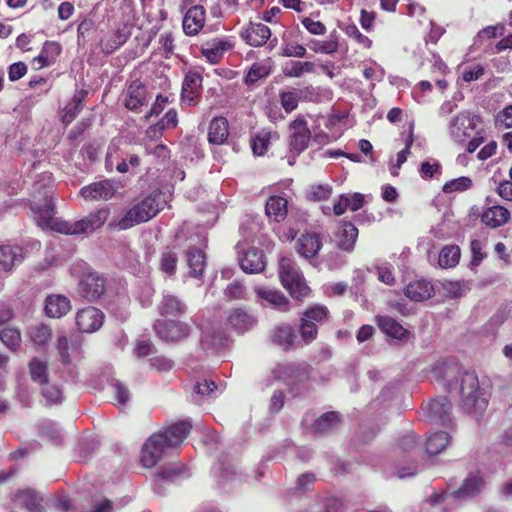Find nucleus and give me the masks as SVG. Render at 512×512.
<instances>
[{
    "instance_id": "f257e3e1",
    "label": "nucleus",
    "mask_w": 512,
    "mask_h": 512,
    "mask_svg": "<svg viewBox=\"0 0 512 512\" xmlns=\"http://www.w3.org/2000/svg\"><path fill=\"white\" fill-rule=\"evenodd\" d=\"M461 408L479 418L485 412L488 401L480 390L479 380L474 372H464L460 386Z\"/></svg>"
},
{
    "instance_id": "f03ea898",
    "label": "nucleus",
    "mask_w": 512,
    "mask_h": 512,
    "mask_svg": "<svg viewBox=\"0 0 512 512\" xmlns=\"http://www.w3.org/2000/svg\"><path fill=\"white\" fill-rule=\"evenodd\" d=\"M108 216L109 210L100 209L75 222L54 218L47 228L67 235L90 234L102 227Z\"/></svg>"
},
{
    "instance_id": "7ed1b4c3",
    "label": "nucleus",
    "mask_w": 512,
    "mask_h": 512,
    "mask_svg": "<svg viewBox=\"0 0 512 512\" xmlns=\"http://www.w3.org/2000/svg\"><path fill=\"white\" fill-rule=\"evenodd\" d=\"M279 277L282 285L293 298L301 300L309 294L310 289L306 285L299 268L291 258L282 257L280 259Z\"/></svg>"
},
{
    "instance_id": "20e7f679",
    "label": "nucleus",
    "mask_w": 512,
    "mask_h": 512,
    "mask_svg": "<svg viewBox=\"0 0 512 512\" xmlns=\"http://www.w3.org/2000/svg\"><path fill=\"white\" fill-rule=\"evenodd\" d=\"M158 211L159 207L156 198L149 196L130 208L118 221L114 220L111 222L110 225L118 230H126L141 222L148 221L155 216Z\"/></svg>"
},
{
    "instance_id": "39448f33",
    "label": "nucleus",
    "mask_w": 512,
    "mask_h": 512,
    "mask_svg": "<svg viewBox=\"0 0 512 512\" xmlns=\"http://www.w3.org/2000/svg\"><path fill=\"white\" fill-rule=\"evenodd\" d=\"M191 429L192 425L187 420L167 425L162 431V458L165 455L178 454Z\"/></svg>"
},
{
    "instance_id": "423d86ee",
    "label": "nucleus",
    "mask_w": 512,
    "mask_h": 512,
    "mask_svg": "<svg viewBox=\"0 0 512 512\" xmlns=\"http://www.w3.org/2000/svg\"><path fill=\"white\" fill-rule=\"evenodd\" d=\"M311 131L303 115H298L288 126V147L293 159L308 148Z\"/></svg>"
},
{
    "instance_id": "0eeeda50",
    "label": "nucleus",
    "mask_w": 512,
    "mask_h": 512,
    "mask_svg": "<svg viewBox=\"0 0 512 512\" xmlns=\"http://www.w3.org/2000/svg\"><path fill=\"white\" fill-rule=\"evenodd\" d=\"M477 117L468 111H463L454 116L449 123V133L457 144H463L471 137L476 127Z\"/></svg>"
},
{
    "instance_id": "6e6552de",
    "label": "nucleus",
    "mask_w": 512,
    "mask_h": 512,
    "mask_svg": "<svg viewBox=\"0 0 512 512\" xmlns=\"http://www.w3.org/2000/svg\"><path fill=\"white\" fill-rule=\"evenodd\" d=\"M104 313L93 306L79 309L75 315V324L81 333H94L98 331L104 323Z\"/></svg>"
},
{
    "instance_id": "1a4fd4ad",
    "label": "nucleus",
    "mask_w": 512,
    "mask_h": 512,
    "mask_svg": "<svg viewBox=\"0 0 512 512\" xmlns=\"http://www.w3.org/2000/svg\"><path fill=\"white\" fill-rule=\"evenodd\" d=\"M105 291V279L96 272H89L80 279L78 284L79 295L88 300L99 299Z\"/></svg>"
},
{
    "instance_id": "9d476101",
    "label": "nucleus",
    "mask_w": 512,
    "mask_h": 512,
    "mask_svg": "<svg viewBox=\"0 0 512 512\" xmlns=\"http://www.w3.org/2000/svg\"><path fill=\"white\" fill-rule=\"evenodd\" d=\"M227 322L238 334H244L257 325L258 319L253 312L238 307L230 310Z\"/></svg>"
},
{
    "instance_id": "9b49d317",
    "label": "nucleus",
    "mask_w": 512,
    "mask_h": 512,
    "mask_svg": "<svg viewBox=\"0 0 512 512\" xmlns=\"http://www.w3.org/2000/svg\"><path fill=\"white\" fill-rule=\"evenodd\" d=\"M117 191L114 181L104 179L84 186L80 190L81 196L86 200H109Z\"/></svg>"
},
{
    "instance_id": "f8f14e48",
    "label": "nucleus",
    "mask_w": 512,
    "mask_h": 512,
    "mask_svg": "<svg viewBox=\"0 0 512 512\" xmlns=\"http://www.w3.org/2000/svg\"><path fill=\"white\" fill-rule=\"evenodd\" d=\"M428 417L432 423L447 426L452 423L451 402L447 397H437L428 404Z\"/></svg>"
},
{
    "instance_id": "ddd939ff",
    "label": "nucleus",
    "mask_w": 512,
    "mask_h": 512,
    "mask_svg": "<svg viewBox=\"0 0 512 512\" xmlns=\"http://www.w3.org/2000/svg\"><path fill=\"white\" fill-rule=\"evenodd\" d=\"M461 374L460 367L455 362L437 363L432 369V376L443 384L445 389L451 391L457 386V377Z\"/></svg>"
},
{
    "instance_id": "4468645a",
    "label": "nucleus",
    "mask_w": 512,
    "mask_h": 512,
    "mask_svg": "<svg viewBox=\"0 0 512 512\" xmlns=\"http://www.w3.org/2000/svg\"><path fill=\"white\" fill-rule=\"evenodd\" d=\"M257 297L261 300V305L286 312L289 311V300L279 290L268 287H257L255 289Z\"/></svg>"
},
{
    "instance_id": "2eb2a0df",
    "label": "nucleus",
    "mask_w": 512,
    "mask_h": 512,
    "mask_svg": "<svg viewBox=\"0 0 512 512\" xmlns=\"http://www.w3.org/2000/svg\"><path fill=\"white\" fill-rule=\"evenodd\" d=\"M190 327L179 318H162V340L176 342L189 335Z\"/></svg>"
},
{
    "instance_id": "dca6fc26",
    "label": "nucleus",
    "mask_w": 512,
    "mask_h": 512,
    "mask_svg": "<svg viewBox=\"0 0 512 512\" xmlns=\"http://www.w3.org/2000/svg\"><path fill=\"white\" fill-rule=\"evenodd\" d=\"M241 38L250 46H263L271 36V30L262 23L250 22L240 33Z\"/></svg>"
},
{
    "instance_id": "f3484780",
    "label": "nucleus",
    "mask_w": 512,
    "mask_h": 512,
    "mask_svg": "<svg viewBox=\"0 0 512 512\" xmlns=\"http://www.w3.org/2000/svg\"><path fill=\"white\" fill-rule=\"evenodd\" d=\"M160 460V433H153L143 444L140 461L145 468L156 467Z\"/></svg>"
},
{
    "instance_id": "a211bd4d",
    "label": "nucleus",
    "mask_w": 512,
    "mask_h": 512,
    "mask_svg": "<svg viewBox=\"0 0 512 512\" xmlns=\"http://www.w3.org/2000/svg\"><path fill=\"white\" fill-rule=\"evenodd\" d=\"M205 24V9L201 5L189 8L184 15L182 27L186 35L194 36L199 33Z\"/></svg>"
},
{
    "instance_id": "6ab92c4d",
    "label": "nucleus",
    "mask_w": 512,
    "mask_h": 512,
    "mask_svg": "<svg viewBox=\"0 0 512 512\" xmlns=\"http://www.w3.org/2000/svg\"><path fill=\"white\" fill-rule=\"evenodd\" d=\"M31 210L37 225L43 229L47 228L55 218V205L47 193H45L43 203L33 202L31 204Z\"/></svg>"
},
{
    "instance_id": "aec40b11",
    "label": "nucleus",
    "mask_w": 512,
    "mask_h": 512,
    "mask_svg": "<svg viewBox=\"0 0 512 512\" xmlns=\"http://www.w3.org/2000/svg\"><path fill=\"white\" fill-rule=\"evenodd\" d=\"M105 166L108 171H112L115 168L119 173H126L129 170L126 153L121 150L116 140H113L108 146Z\"/></svg>"
},
{
    "instance_id": "412c9836",
    "label": "nucleus",
    "mask_w": 512,
    "mask_h": 512,
    "mask_svg": "<svg viewBox=\"0 0 512 512\" xmlns=\"http://www.w3.org/2000/svg\"><path fill=\"white\" fill-rule=\"evenodd\" d=\"M239 264L245 273H260L265 268L264 254L262 250L250 248L239 256Z\"/></svg>"
},
{
    "instance_id": "4be33fe9",
    "label": "nucleus",
    "mask_w": 512,
    "mask_h": 512,
    "mask_svg": "<svg viewBox=\"0 0 512 512\" xmlns=\"http://www.w3.org/2000/svg\"><path fill=\"white\" fill-rule=\"evenodd\" d=\"M270 339L275 345L288 351L297 340V335L291 325L282 323L271 330Z\"/></svg>"
},
{
    "instance_id": "5701e85b",
    "label": "nucleus",
    "mask_w": 512,
    "mask_h": 512,
    "mask_svg": "<svg viewBox=\"0 0 512 512\" xmlns=\"http://www.w3.org/2000/svg\"><path fill=\"white\" fill-rule=\"evenodd\" d=\"M308 376V367L301 364L290 363L281 368L280 377L287 385L295 386L303 383L308 379Z\"/></svg>"
},
{
    "instance_id": "b1692460",
    "label": "nucleus",
    "mask_w": 512,
    "mask_h": 512,
    "mask_svg": "<svg viewBox=\"0 0 512 512\" xmlns=\"http://www.w3.org/2000/svg\"><path fill=\"white\" fill-rule=\"evenodd\" d=\"M71 309L70 300L63 295H50L45 300V313L50 318H60Z\"/></svg>"
},
{
    "instance_id": "393cba45",
    "label": "nucleus",
    "mask_w": 512,
    "mask_h": 512,
    "mask_svg": "<svg viewBox=\"0 0 512 512\" xmlns=\"http://www.w3.org/2000/svg\"><path fill=\"white\" fill-rule=\"evenodd\" d=\"M510 220V212L503 206L487 208L481 215V221L490 228H498Z\"/></svg>"
},
{
    "instance_id": "a878e982",
    "label": "nucleus",
    "mask_w": 512,
    "mask_h": 512,
    "mask_svg": "<svg viewBox=\"0 0 512 512\" xmlns=\"http://www.w3.org/2000/svg\"><path fill=\"white\" fill-rule=\"evenodd\" d=\"M321 248V240L316 233H305L297 241V252L304 258H313Z\"/></svg>"
},
{
    "instance_id": "bb28decb",
    "label": "nucleus",
    "mask_w": 512,
    "mask_h": 512,
    "mask_svg": "<svg viewBox=\"0 0 512 512\" xmlns=\"http://www.w3.org/2000/svg\"><path fill=\"white\" fill-rule=\"evenodd\" d=\"M229 136L228 121L224 117H215L208 128V141L210 144L221 145Z\"/></svg>"
},
{
    "instance_id": "cd10ccee",
    "label": "nucleus",
    "mask_w": 512,
    "mask_h": 512,
    "mask_svg": "<svg viewBox=\"0 0 512 512\" xmlns=\"http://www.w3.org/2000/svg\"><path fill=\"white\" fill-rule=\"evenodd\" d=\"M377 323L381 331L391 338L405 340L410 334L407 329L390 316H378Z\"/></svg>"
},
{
    "instance_id": "c85d7f7f",
    "label": "nucleus",
    "mask_w": 512,
    "mask_h": 512,
    "mask_svg": "<svg viewBox=\"0 0 512 512\" xmlns=\"http://www.w3.org/2000/svg\"><path fill=\"white\" fill-rule=\"evenodd\" d=\"M434 292L432 284L426 280L410 282L404 290L405 295L412 301L420 302L429 299Z\"/></svg>"
},
{
    "instance_id": "c756f323",
    "label": "nucleus",
    "mask_w": 512,
    "mask_h": 512,
    "mask_svg": "<svg viewBox=\"0 0 512 512\" xmlns=\"http://www.w3.org/2000/svg\"><path fill=\"white\" fill-rule=\"evenodd\" d=\"M337 237L339 248L351 252L358 237V229L350 221H341Z\"/></svg>"
},
{
    "instance_id": "7c9ffc66",
    "label": "nucleus",
    "mask_w": 512,
    "mask_h": 512,
    "mask_svg": "<svg viewBox=\"0 0 512 512\" xmlns=\"http://www.w3.org/2000/svg\"><path fill=\"white\" fill-rule=\"evenodd\" d=\"M86 96V90L76 91L71 101L64 107L61 114V121L65 125L70 124L78 116L84 106Z\"/></svg>"
},
{
    "instance_id": "2f4dec72",
    "label": "nucleus",
    "mask_w": 512,
    "mask_h": 512,
    "mask_svg": "<svg viewBox=\"0 0 512 512\" xmlns=\"http://www.w3.org/2000/svg\"><path fill=\"white\" fill-rule=\"evenodd\" d=\"M190 275L194 278L202 276L206 266V255L202 248L191 247L186 252Z\"/></svg>"
},
{
    "instance_id": "473e14b6",
    "label": "nucleus",
    "mask_w": 512,
    "mask_h": 512,
    "mask_svg": "<svg viewBox=\"0 0 512 512\" xmlns=\"http://www.w3.org/2000/svg\"><path fill=\"white\" fill-rule=\"evenodd\" d=\"M231 48L229 42L214 39L212 41L205 42L202 45V54L207 58V60L212 63H218L220 59L223 57V54Z\"/></svg>"
},
{
    "instance_id": "72a5a7b5",
    "label": "nucleus",
    "mask_w": 512,
    "mask_h": 512,
    "mask_svg": "<svg viewBox=\"0 0 512 512\" xmlns=\"http://www.w3.org/2000/svg\"><path fill=\"white\" fill-rule=\"evenodd\" d=\"M146 101V88L138 81L132 82L125 96V106L129 110H136Z\"/></svg>"
},
{
    "instance_id": "f704fd0d",
    "label": "nucleus",
    "mask_w": 512,
    "mask_h": 512,
    "mask_svg": "<svg viewBox=\"0 0 512 512\" xmlns=\"http://www.w3.org/2000/svg\"><path fill=\"white\" fill-rule=\"evenodd\" d=\"M287 200L281 196H271L266 202V215L275 222L283 221L287 216Z\"/></svg>"
},
{
    "instance_id": "c9c22d12",
    "label": "nucleus",
    "mask_w": 512,
    "mask_h": 512,
    "mask_svg": "<svg viewBox=\"0 0 512 512\" xmlns=\"http://www.w3.org/2000/svg\"><path fill=\"white\" fill-rule=\"evenodd\" d=\"M186 309V304L174 295H166L162 299V318H180Z\"/></svg>"
},
{
    "instance_id": "e433bc0d",
    "label": "nucleus",
    "mask_w": 512,
    "mask_h": 512,
    "mask_svg": "<svg viewBox=\"0 0 512 512\" xmlns=\"http://www.w3.org/2000/svg\"><path fill=\"white\" fill-rule=\"evenodd\" d=\"M21 259L22 249L19 246H0V270L5 272L11 271L16 262H20Z\"/></svg>"
},
{
    "instance_id": "4c0bfd02",
    "label": "nucleus",
    "mask_w": 512,
    "mask_h": 512,
    "mask_svg": "<svg viewBox=\"0 0 512 512\" xmlns=\"http://www.w3.org/2000/svg\"><path fill=\"white\" fill-rule=\"evenodd\" d=\"M339 424L340 419L337 412H326L315 420L312 430L317 434H326L337 429Z\"/></svg>"
},
{
    "instance_id": "58836bf2",
    "label": "nucleus",
    "mask_w": 512,
    "mask_h": 512,
    "mask_svg": "<svg viewBox=\"0 0 512 512\" xmlns=\"http://www.w3.org/2000/svg\"><path fill=\"white\" fill-rule=\"evenodd\" d=\"M27 334L34 345L43 347L51 339L52 329L44 323H36L28 328Z\"/></svg>"
},
{
    "instance_id": "ea45409f",
    "label": "nucleus",
    "mask_w": 512,
    "mask_h": 512,
    "mask_svg": "<svg viewBox=\"0 0 512 512\" xmlns=\"http://www.w3.org/2000/svg\"><path fill=\"white\" fill-rule=\"evenodd\" d=\"M450 436L447 432L430 434L426 440V453L430 456L441 453L449 444Z\"/></svg>"
},
{
    "instance_id": "a19ab883",
    "label": "nucleus",
    "mask_w": 512,
    "mask_h": 512,
    "mask_svg": "<svg viewBox=\"0 0 512 512\" xmlns=\"http://www.w3.org/2000/svg\"><path fill=\"white\" fill-rule=\"evenodd\" d=\"M159 101H160V95L158 94L155 98V103H154L153 107L151 108V111L147 115H145V119L147 121L151 122L150 126L148 127V129L146 131V137L150 141H157L160 137V126H159L160 121L152 120V118H157L158 115L160 114Z\"/></svg>"
},
{
    "instance_id": "79ce46f5",
    "label": "nucleus",
    "mask_w": 512,
    "mask_h": 512,
    "mask_svg": "<svg viewBox=\"0 0 512 512\" xmlns=\"http://www.w3.org/2000/svg\"><path fill=\"white\" fill-rule=\"evenodd\" d=\"M56 348L60 361H68L72 358V355H79L81 352L80 344L77 342L69 343L65 335L58 336Z\"/></svg>"
},
{
    "instance_id": "37998d69",
    "label": "nucleus",
    "mask_w": 512,
    "mask_h": 512,
    "mask_svg": "<svg viewBox=\"0 0 512 512\" xmlns=\"http://www.w3.org/2000/svg\"><path fill=\"white\" fill-rule=\"evenodd\" d=\"M460 256L461 253L458 246L447 245L441 249L438 263L442 268H451L458 264Z\"/></svg>"
},
{
    "instance_id": "c03bdc74",
    "label": "nucleus",
    "mask_w": 512,
    "mask_h": 512,
    "mask_svg": "<svg viewBox=\"0 0 512 512\" xmlns=\"http://www.w3.org/2000/svg\"><path fill=\"white\" fill-rule=\"evenodd\" d=\"M315 65L313 62L290 61L283 67V73L287 77H301L304 73L314 72Z\"/></svg>"
},
{
    "instance_id": "a18cd8bd",
    "label": "nucleus",
    "mask_w": 512,
    "mask_h": 512,
    "mask_svg": "<svg viewBox=\"0 0 512 512\" xmlns=\"http://www.w3.org/2000/svg\"><path fill=\"white\" fill-rule=\"evenodd\" d=\"M201 83V77L197 73L187 74L182 84V98L189 103L194 100Z\"/></svg>"
},
{
    "instance_id": "49530a36",
    "label": "nucleus",
    "mask_w": 512,
    "mask_h": 512,
    "mask_svg": "<svg viewBox=\"0 0 512 512\" xmlns=\"http://www.w3.org/2000/svg\"><path fill=\"white\" fill-rule=\"evenodd\" d=\"M16 499L31 512L40 511L41 498L39 495L31 489L21 490L16 494Z\"/></svg>"
},
{
    "instance_id": "de8ad7c7",
    "label": "nucleus",
    "mask_w": 512,
    "mask_h": 512,
    "mask_svg": "<svg viewBox=\"0 0 512 512\" xmlns=\"http://www.w3.org/2000/svg\"><path fill=\"white\" fill-rule=\"evenodd\" d=\"M127 41V35L121 31H116L112 36L103 38L100 46L103 52L110 54L122 46Z\"/></svg>"
},
{
    "instance_id": "09e8293b",
    "label": "nucleus",
    "mask_w": 512,
    "mask_h": 512,
    "mask_svg": "<svg viewBox=\"0 0 512 512\" xmlns=\"http://www.w3.org/2000/svg\"><path fill=\"white\" fill-rule=\"evenodd\" d=\"M281 106L285 112L290 113L298 107L300 95L298 89L292 88L290 90L281 91L279 94Z\"/></svg>"
},
{
    "instance_id": "8fccbe9b",
    "label": "nucleus",
    "mask_w": 512,
    "mask_h": 512,
    "mask_svg": "<svg viewBox=\"0 0 512 512\" xmlns=\"http://www.w3.org/2000/svg\"><path fill=\"white\" fill-rule=\"evenodd\" d=\"M31 379L40 385L47 384V364L39 359H32L29 363Z\"/></svg>"
},
{
    "instance_id": "3c124183",
    "label": "nucleus",
    "mask_w": 512,
    "mask_h": 512,
    "mask_svg": "<svg viewBox=\"0 0 512 512\" xmlns=\"http://www.w3.org/2000/svg\"><path fill=\"white\" fill-rule=\"evenodd\" d=\"M162 479H173V478H189L191 474L189 470L183 464H169L162 465Z\"/></svg>"
},
{
    "instance_id": "603ef678",
    "label": "nucleus",
    "mask_w": 512,
    "mask_h": 512,
    "mask_svg": "<svg viewBox=\"0 0 512 512\" xmlns=\"http://www.w3.org/2000/svg\"><path fill=\"white\" fill-rule=\"evenodd\" d=\"M472 186V180L469 177H459L446 182L442 188V191L446 194L454 192H463Z\"/></svg>"
},
{
    "instance_id": "864d4df0",
    "label": "nucleus",
    "mask_w": 512,
    "mask_h": 512,
    "mask_svg": "<svg viewBox=\"0 0 512 512\" xmlns=\"http://www.w3.org/2000/svg\"><path fill=\"white\" fill-rule=\"evenodd\" d=\"M271 138L270 132H260L252 138V150L255 155L262 156L268 149Z\"/></svg>"
},
{
    "instance_id": "5fc2aeb1",
    "label": "nucleus",
    "mask_w": 512,
    "mask_h": 512,
    "mask_svg": "<svg viewBox=\"0 0 512 512\" xmlns=\"http://www.w3.org/2000/svg\"><path fill=\"white\" fill-rule=\"evenodd\" d=\"M0 339L8 348L15 350L21 343V334L15 328H5L0 333Z\"/></svg>"
},
{
    "instance_id": "6e6d98bb",
    "label": "nucleus",
    "mask_w": 512,
    "mask_h": 512,
    "mask_svg": "<svg viewBox=\"0 0 512 512\" xmlns=\"http://www.w3.org/2000/svg\"><path fill=\"white\" fill-rule=\"evenodd\" d=\"M328 316V309L325 306L317 305L311 308H308L304 314V320L309 323H322L326 320Z\"/></svg>"
},
{
    "instance_id": "4d7b16f0",
    "label": "nucleus",
    "mask_w": 512,
    "mask_h": 512,
    "mask_svg": "<svg viewBox=\"0 0 512 512\" xmlns=\"http://www.w3.org/2000/svg\"><path fill=\"white\" fill-rule=\"evenodd\" d=\"M332 194V187L328 184L312 185L307 191V198L312 201H322L328 199Z\"/></svg>"
},
{
    "instance_id": "13d9d810",
    "label": "nucleus",
    "mask_w": 512,
    "mask_h": 512,
    "mask_svg": "<svg viewBox=\"0 0 512 512\" xmlns=\"http://www.w3.org/2000/svg\"><path fill=\"white\" fill-rule=\"evenodd\" d=\"M270 74V69L266 65L254 63L249 69L245 82L248 85L256 83L258 80L267 77Z\"/></svg>"
},
{
    "instance_id": "bf43d9fd",
    "label": "nucleus",
    "mask_w": 512,
    "mask_h": 512,
    "mask_svg": "<svg viewBox=\"0 0 512 512\" xmlns=\"http://www.w3.org/2000/svg\"><path fill=\"white\" fill-rule=\"evenodd\" d=\"M300 335L304 342V344H310L313 342L318 334L317 325L315 323H309L304 320V317L301 318L300 324Z\"/></svg>"
},
{
    "instance_id": "052dcab7",
    "label": "nucleus",
    "mask_w": 512,
    "mask_h": 512,
    "mask_svg": "<svg viewBox=\"0 0 512 512\" xmlns=\"http://www.w3.org/2000/svg\"><path fill=\"white\" fill-rule=\"evenodd\" d=\"M61 362V370L63 377L67 382H71L73 384H77L79 381V371L77 366L72 362V358L68 359V361H60Z\"/></svg>"
},
{
    "instance_id": "680f3d73",
    "label": "nucleus",
    "mask_w": 512,
    "mask_h": 512,
    "mask_svg": "<svg viewBox=\"0 0 512 512\" xmlns=\"http://www.w3.org/2000/svg\"><path fill=\"white\" fill-rule=\"evenodd\" d=\"M42 395L49 404H58L63 400L62 390L56 385L44 384Z\"/></svg>"
},
{
    "instance_id": "e2e57ef3",
    "label": "nucleus",
    "mask_w": 512,
    "mask_h": 512,
    "mask_svg": "<svg viewBox=\"0 0 512 512\" xmlns=\"http://www.w3.org/2000/svg\"><path fill=\"white\" fill-rule=\"evenodd\" d=\"M481 482H464L463 486L452 492L456 498L474 496L480 491Z\"/></svg>"
},
{
    "instance_id": "0e129e2a",
    "label": "nucleus",
    "mask_w": 512,
    "mask_h": 512,
    "mask_svg": "<svg viewBox=\"0 0 512 512\" xmlns=\"http://www.w3.org/2000/svg\"><path fill=\"white\" fill-rule=\"evenodd\" d=\"M282 56L285 57H304L306 56V48L303 45L287 42L282 46Z\"/></svg>"
},
{
    "instance_id": "69168bd1",
    "label": "nucleus",
    "mask_w": 512,
    "mask_h": 512,
    "mask_svg": "<svg viewBox=\"0 0 512 512\" xmlns=\"http://www.w3.org/2000/svg\"><path fill=\"white\" fill-rule=\"evenodd\" d=\"M345 33L364 47H370L371 40L367 36L363 35L355 24L347 25L345 27Z\"/></svg>"
},
{
    "instance_id": "338daca9",
    "label": "nucleus",
    "mask_w": 512,
    "mask_h": 512,
    "mask_svg": "<svg viewBox=\"0 0 512 512\" xmlns=\"http://www.w3.org/2000/svg\"><path fill=\"white\" fill-rule=\"evenodd\" d=\"M62 51L61 45L54 41H46L43 45L41 52L48 58L52 63L55 62L57 57Z\"/></svg>"
},
{
    "instance_id": "774afa93",
    "label": "nucleus",
    "mask_w": 512,
    "mask_h": 512,
    "mask_svg": "<svg viewBox=\"0 0 512 512\" xmlns=\"http://www.w3.org/2000/svg\"><path fill=\"white\" fill-rule=\"evenodd\" d=\"M497 126L512 128V104L500 111L495 119Z\"/></svg>"
}]
</instances>
